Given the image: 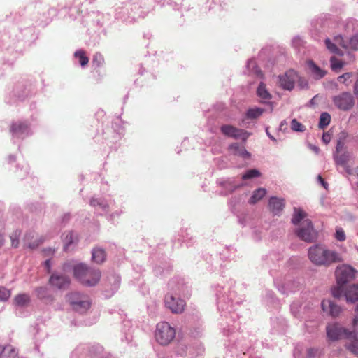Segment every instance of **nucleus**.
<instances>
[{
    "instance_id": "nucleus-34",
    "label": "nucleus",
    "mask_w": 358,
    "mask_h": 358,
    "mask_svg": "<svg viewBox=\"0 0 358 358\" xmlns=\"http://www.w3.org/2000/svg\"><path fill=\"white\" fill-rule=\"evenodd\" d=\"M263 113V110L259 108H250L247 112V117L249 119H255Z\"/></svg>"
},
{
    "instance_id": "nucleus-2",
    "label": "nucleus",
    "mask_w": 358,
    "mask_h": 358,
    "mask_svg": "<svg viewBox=\"0 0 358 358\" xmlns=\"http://www.w3.org/2000/svg\"><path fill=\"white\" fill-rule=\"evenodd\" d=\"M73 275L83 285L94 286L100 280L101 273L99 270L80 263L73 266Z\"/></svg>"
},
{
    "instance_id": "nucleus-15",
    "label": "nucleus",
    "mask_w": 358,
    "mask_h": 358,
    "mask_svg": "<svg viewBox=\"0 0 358 358\" xmlns=\"http://www.w3.org/2000/svg\"><path fill=\"white\" fill-rule=\"evenodd\" d=\"M350 155L348 152H343L341 154H334V159L336 164H339L343 166H345V171L348 173L352 174L351 169L346 166V164L350 160Z\"/></svg>"
},
{
    "instance_id": "nucleus-26",
    "label": "nucleus",
    "mask_w": 358,
    "mask_h": 358,
    "mask_svg": "<svg viewBox=\"0 0 358 358\" xmlns=\"http://www.w3.org/2000/svg\"><path fill=\"white\" fill-rule=\"evenodd\" d=\"M17 353L14 349L8 346L3 348L0 347V358H15Z\"/></svg>"
},
{
    "instance_id": "nucleus-17",
    "label": "nucleus",
    "mask_w": 358,
    "mask_h": 358,
    "mask_svg": "<svg viewBox=\"0 0 358 358\" xmlns=\"http://www.w3.org/2000/svg\"><path fill=\"white\" fill-rule=\"evenodd\" d=\"M229 148L234 155L243 158H248L250 156V154L245 150L244 145H241L238 143H231Z\"/></svg>"
},
{
    "instance_id": "nucleus-20",
    "label": "nucleus",
    "mask_w": 358,
    "mask_h": 358,
    "mask_svg": "<svg viewBox=\"0 0 358 358\" xmlns=\"http://www.w3.org/2000/svg\"><path fill=\"white\" fill-rule=\"evenodd\" d=\"M28 129V124L23 122H16L10 126V131L13 134L20 135L24 133Z\"/></svg>"
},
{
    "instance_id": "nucleus-32",
    "label": "nucleus",
    "mask_w": 358,
    "mask_h": 358,
    "mask_svg": "<svg viewBox=\"0 0 358 358\" xmlns=\"http://www.w3.org/2000/svg\"><path fill=\"white\" fill-rule=\"evenodd\" d=\"M75 57L79 59V62L82 66L87 65L89 62L88 57L85 55L83 50H78L75 52Z\"/></svg>"
},
{
    "instance_id": "nucleus-19",
    "label": "nucleus",
    "mask_w": 358,
    "mask_h": 358,
    "mask_svg": "<svg viewBox=\"0 0 358 358\" xmlns=\"http://www.w3.org/2000/svg\"><path fill=\"white\" fill-rule=\"evenodd\" d=\"M106 252L101 248H94L92 250V260L97 263H103L106 260Z\"/></svg>"
},
{
    "instance_id": "nucleus-29",
    "label": "nucleus",
    "mask_w": 358,
    "mask_h": 358,
    "mask_svg": "<svg viewBox=\"0 0 358 358\" xmlns=\"http://www.w3.org/2000/svg\"><path fill=\"white\" fill-rule=\"evenodd\" d=\"M83 294L78 292H71L66 295V301L69 303L71 306L73 308L79 301V299L82 297Z\"/></svg>"
},
{
    "instance_id": "nucleus-27",
    "label": "nucleus",
    "mask_w": 358,
    "mask_h": 358,
    "mask_svg": "<svg viewBox=\"0 0 358 358\" xmlns=\"http://www.w3.org/2000/svg\"><path fill=\"white\" fill-rule=\"evenodd\" d=\"M63 240L65 244V250H67L71 244L78 241V238L73 232H68L63 234Z\"/></svg>"
},
{
    "instance_id": "nucleus-45",
    "label": "nucleus",
    "mask_w": 358,
    "mask_h": 358,
    "mask_svg": "<svg viewBox=\"0 0 358 358\" xmlns=\"http://www.w3.org/2000/svg\"><path fill=\"white\" fill-rule=\"evenodd\" d=\"M353 93L358 100V79L355 81L353 86Z\"/></svg>"
},
{
    "instance_id": "nucleus-14",
    "label": "nucleus",
    "mask_w": 358,
    "mask_h": 358,
    "mask_svg": "<svg viewBox=\"0 0 358 358\" xmlns=\"http://www.w3.org/2000/svg\"><path fill=\"white\" fill-rule=\"evenodd\" d=\"M321 306L322 310L325 313L329 314L333 317L338 316L341 311V308L338 305L334 304L330 300H323L322 301Z\"/></svg>"
},
{
    "instance_id": "nucleus-55",
    "label": "nucleus",
    "mask_w": 358,
    "mask_h": 358,
    "mask_svg": "<svg viewBox=\"0 0 358 358\" xmlns=\"http://www.w3.org/2000/svg\"><path fill=\"white\" fill-rule=\"evenodd\" d=\"M355 310L358 312V304L356 306Z\"/></svg>"
},
{
    "instance_id": "nucleus-37",
    "label": "nucleus",
    "mask_w": 358,
    "mask_h": 358,
    "mask_svg": "<svg viewBox=\"0 0 358 358\" xmlns=\"http://www.w3.org/2000/svg\"><path fill=\"white\" fill-rule=\"evenodd\" d=\"M21 232L18 231H15L10 236V241H11V245L14 248H17L20 243L19 238L20 236Z\"/></svg>"
},
{
    "instance_id": "nucleus-5",
    "label": "nucleus",
    "mask_w": 358,
    "mask_h": 358,
    "mask_svg": "<svg viewBox=\"0 0 358 358\" xmlns=\"http://www.w3.org/2000/svg\"><path fill=\"white\" fill-rule=\"evenodd\" d=\"M358 271L348 264H341L335 270L336 282L343 286L356 278Z\"/></svg>"
},
{
    "instance_id": "nucleus-48",
    "label": "nucleus",
    "mask_w": 358,
    "mask_h": 358,
    "mask_svg": "<svg viewBox=\"0 0 358 358\" xmlns=\"http://www.w3.org/2000/svg\"><path fill=\"white\" fill-rule=\"evenodd\" d=\"M310 149L315 152L316 154H318L320 152V148L315 145H311Z\"/></svg>"
},
{
    "instance_id": "nucleus-23",
    "label": "nucleus",
    "mask_w": 358,
    "mask_h": 358,
    "mask_svg": "<svg viewBox=\"0 0 358 358\" xmlns=\"http://www.w3.org/2000/svg\"><path fill=\"white\" fill-rule=\"evenodd\" d=\"M308 65L315 78L320 79L325 76L326 72L317 66L313 61H309Z\"/></svg>"
},
{
    "instance_id": "nucleus-6",
    "label": "nucleus",
    "mask_w": 358,
    "mask_h": 358,
    "mask_svg": "<svg viewBox=\"0 0 358 358\" xmlns=\"http://www.w3.org/2000/svg\"><path fill=\"white\" fill-rule=\"evenodd\" d=\"M296 236L302 241L311 243L316 241L319 237L320 231L313 225H298L295 229Z\"/></svg>"
},
{
    "instance_id": "nucleus-39",
    "label": "nucleus",
    "mask_w": 358,
    "mask_h": 358,
    "mask_svg": "<svg viewBox=\"0 0 358 358\" xmlns=\"http://www.w3.org/2000/svg\"><path fill=\"white\" fill-rule=\"evenodd\" d=\"M334 238L338 241H344L346 239L345 231L341 227H336Z\"/></svg>"
},
{
    "instance_id": "nucleus-38",
    "label": "nucleus",
    "mask_w": 358,
    "mask_h": 358,
    "mask_svg": "<svg viewBox=\"0 0 358 358\" xmlns=\"http://www.w3.org/2000/svg\"><path fill=\"white\" fill-rule=\"evenodd\" d=\"M330 62L331 67L334 71L341 69L343 66V63L341 60L336 59L335 57H331Z\"/></svg>"
},
{
    "instance_id": "nucleus-43",
    "label": "nucleus",
    "mask_w": 358,
    "mask_h": 358,
    "mask_svg": "<svg viewBox=\"0 0 358 358\" xmlns=\"http://www.w3.org/2000/svg\"><path fill=\"white\" fill-rule=\"evenodd\" d=\"M334 41L341 46L342 48L346 49L348 48L347 45L345 44V42L344 41L343 38L341 36H336L334 38Z\"/></svg>"
},
{
    "instance_id": "nucleus-18",
    "label": "nucleus",
    "mask_w": 358,
    "mask_h": 358,
    "mask_svg": "<svg viewBox=\"0 0 358 358\" xmlns=\"http://www.w3.org/2000/svg\"><path fill=\"white\" fill-rule=\"evenodd\" d=\"M90 302L88 298L83 295L82 297L79 299V301L77 303L76 306H74L72 308L79 313H85L87 309L90 307Z\"/></svg>"
},
{
    "instance_id": "nucleus-22",
    "label": "nucleus",
    "mask_w": 358,
    "mask_h": 358,
    "mask_svg": "<svg viewBox=\"0 0 358 358\" xmlns=\"http://www.w3.org/2000/svg\"><path fill=\"white\" fill-rule=\"evenodd\" d=\"M30 302V296L27 294H19L16 295L13 301L15 306H27Z\"/></svg>"
},
{
    "instance_id": "nucleus-51",
    "label": "nucleus",
    "mask_w": 358,
    "mask_h": 358,
    "mask_svg": "<svg viewBox=\"0 0 358 358\" xmlns=\"http://www.w3.org/2000/svg\"><path fill=\"white\" fill-rule=\"evenodd\" d=\"M4 239L3 236L0 234V247H1L3 245Z\"/></svg>"
},
{
    "instance_id": "nucleus-31",
    "label": "nucleus",
    "mask_w": 358,
    "mask_h": 358,
    "mask_svg": "<svg viewBox=\"0 0 358 358\" xmlns=\"http://www.w3.org/2000/svg\"><path fill=\"white\" fill-rule=\"evenodd\" d=\"M331 121V116L327 113H322L320 115V122H319V127L321 129H324L327 126H328Z\"/></svg>"
},
{
    "instance_id": "nucleus-28",
    "label": "nucleus",
    "mask_w": 358,
    "mask_h": 358,
    "mask_svg": "<svg viewBox=\"0 0 358 358\" xmlns=\"http://www.w3.org/2000/svg\"><path fill=\"white\" fill-rule=\"evenodd\" d=\"M325 45L327 48L332 53L338 55H343V52L342 50H341L336 45V43H334L331 41L329 38H327L325 40Z\"/></svg>"
},
{
    "instance_id": "nucleus-3",
    "label": "nucleus",
    "mask_w": 358,
    "mask_h": 358,
    "mask_svg": "<svg viewBox=\"0 0 358 358\" xmlns=\"http://www.w3.org/2000/svg\"><path fill=\"white\" fill-rule=\"evenodd\" d=\"M326 333L329 341L348 339L350 336L358 338V331H350L337 322L328 324L326 327Z\"/></svg>"
},
{
    "instance_id": "nucleus-46",
    "label": "nucleus",
    "mask_w": 358,
    "mask_h": 358,
    "mask_svg": "<svg viewBox=\"0 0 358 358\" xmlns=\"http://www.w3.org/2000/svg\"><path fill=\"white\" fill-rule=\"evenodd\" d=\"M322 140L325 144H327L331 141V136L329 134H324L322 136Z\"/></svg>"
},
{
    "instance_id": "nucleus-33",
    "label": "nucleus",
    "mask_w": 358,
    "mask_h": 358,
    "mask_svg": "<svg viewBox=\"0 0 358 358\" xmlns=\"http://www.w3.org/2000/svg\"><path fill=\"white\" fill-rule=\"evenodd\" d=\"M260 176H261V173L258 170L253 169L248 170L242 176V179L243 180H248V179L259 177Z\"/></svg>"
},
{
    "instance_id": "nucleus-1",
    "label": "nucleus",
    "mask_w": 358,
    "mask_h": 358,
    "mask_svg": "<svg viewBox=\"0 0 358 358\" xmlns=\"http://www.w3.org/2000/svg\"><path fill=\"white\" fill-rule=\"evenodd\" d=\"M308 257L316 266H329L334 263L343 261L341 254L321 243L310 246L308 250Z\"/></svg>"
},
{
    "instance_id": "nucleus-42",
    "label": "nucleus",
    "mask_w": 358,
    "mask_h": 358,
    "mask_svg": "<svg viewBox=\"0 0 358 358\" xmlns=\"http://www.w3.org/2000/svg\"><path fill=\"white\" fill-rule=\"evenodd\" d=\"M90 205L94 206V207L99 206L101 208H106V205L104 203H101V201H99L96 199H92L91 201H90Z\"/></svg>"
},
{
    "instance_id": "nucleus-41",
    "label": "nucleus",
    "mask_w": 358,
    "mask_h": 358,
    "mask_svg": "<svg viewBox=\"0 0 358 358\" xmlns=\"http://www.w3.org/2000/svg\"><path fill=\"white\" fill-rule=\"evenodd\" d=\"M344 147V141L341 138L337 141V145L336 147V152L334 154H339L341 152L343 148Z\"/></svg>"
},
{
    "instance_id": "nucleus-47",
    "label": "nucleus",
    "mask_w": 358,
    "mask_h": 358,
    "mask_svg": "<svg viewBox=\"0 0 358 358\" xmlns=\"http://www.w3.org/2000/svg\"><path fill=\"white\" fill-rule=\"evenodd\" d=\"M317 179L321 185L325 188L327 189L328 184L324 181V178L321 176H318Z\"/></svg>"
},
{
    "instance_id": "nucleus-9",
    "label": "nucleus",
    "mask_w": 358,
    "mask_h": 358,
    "mask_svg": "<svg viewBox=\"0 0 358 358\" xmlns=\"http://www.w3.org/2000/svg\"><path fill=\"white\" fill-rule=\"evenodd\" d=\"M220 129L222 133L225 136L235 139L242 138L244 142L246 141L249 136V134L245 130L238 129L229 124L222 126Z\"/></svg>"
},
{
    "instance_id": "nucleus-11",
    "label": "nucleus",
    "mask_w": 358,
    "mask_h": 358,
    "mask_svg": "<svg viewBox=\"0 0 358 358\" xmlns=\"http://www.w3.org/2000/svg\"><path fill=\"white\" fill-rule=\"evenodd\" d=\"M285 206V199L276 196H272L268 201L269 210L275 215H279Z\"/></svg>"
},
{
    "instance_id": "nucleus-50",
    "label": "nucleus",
    "mask_w": 358,
    "mask_h": 358,
    "mask_svg": "<svg viewBox=\"0 0 358 358\" xmlns=\"http://www.w3.org/2000/svg\"><path fill=\"white\" fill-rule=\"evenodd\" d=\"M352 324L354 327H357L358 325V317H355L352 320Z\"/></svg>"
},
{
    "instance_id": "nucleus-36",
    "label": "nucleus",
    "mask_w": 358,
    "mask_h": 358,
    "mask_svg": "<svg viewBox=\"0 0 358 358\" xmlns=\"http://www.w3.org/2000/svg\"><path fill=\"white\" fill-rule=\"evenodd\" d=\"M291 129L295 131H301L303 132L306 129V127L303 125L301 123L298 122L296 119H293L291 122L290 124Z\"/></svg>"
},
{
    "instance_id": "nucleus-49",
    "label": "nucleus",
    "mask_w": 358,
    "mask_h": 358,
    "mask_svg": "<svg viewBox=\"0 0 358 358\" xmlns=\"http://www.w3.org/2000/svg\"><path fill=\"white\" fill-rule=\"evenodd\" d=\"M45 266L48 269V271L50 272V260L48 259L45 262Z\"/></svg>"
},
{
    "instance_id": "nucleus-21",
    "label": "nucleus",
    "mask_w": 358,
    "mask_h": 358,
    "mask_svg": "<svg viewBox=\"0 0 358 358\" xmlns=\"http://www.w3.org/2000/svg\"><path fill=\"white\" fill-rule=\"evenodd\" d=\"M351 338L353 340L346 342L345 344V348L350 352L358 357V338L355 336H350L349 339Z\"/></svg>"
},
{
    "instance_id": "nucleus-52",
    "label": "nucleus",
    "mask_w": 358,
    "mask_h": 358,
    "mask_svg": "<svg viewBox=\"0 0 358 358\" xmlns=\"http://www.w3.org/2000/svg\"><path fill=\"white\" fill-rule=\"evenodd\" d=\"M333 295L335 296V297H339V294L338 293V292L336 291H334L333 292Z\"/></svg>"
},
{
    "instance_id": "nucleus-35",
    "label": "nucleus",
    "mask_w": 358,
    "mask_h": 358,
    "mask_svg": "<svg viewBox=\"0 0 358 358\" xmlns=\"http://www.w3.org/2000/svg\"><path fill=\"white\" fill-rule=\"evenodd\" d=\"M11 292L3 286H0V301H6L10 297Z\"/></svg>"
},
{
    "instance_id": "nucleus-24",
    "label": "nucleus",
    "mask_w": 358,
    "mask_h": 358,
    "mask_svg": "<svg viewBox=\"0 0 358 358\" xmlns=\"http://www.w3.org/2000/svg\"><path fill=\"white\" fill-rule=\"evenodd\" d=\"M266 194V190L264 188H259L253 192L252 196L250 198L249 203L255 204L260 201Z\"/></svg>"
},
{
    "instance_id": "nucleus-10",
    "label": "nucleus",
    "mask_w": 358,
    "mask_h": 358,
    "mask_svg": "<svg viewBox=\"0 0 358 358\" xmlns=\"http://www.w3.org/2000/svg\"><path fill=\"white\" fill-rule=\"evenodd\" d=\"M297 77L298 76L294 71H288L284 75L279 76L280 85L285 90H292L294 87Z\"/></svg>"
},
{
    "instance_id": "nucleus-44",
    "label": "nucleus",
    "mask_w": 358,
    "mask_h": 358,
    "mask_svg": "<svg viewBox=\"0 0 358 358\" xmlns=\"http://www.w3.org/2000/svg\"><path fill=\"white\" fill-rule=\"evenodd\" d=\"M46 289L43 287H39L36 289L37 295L39 298H43L45 293Z\"/></svg>"
},
{
    "instance_id": "nucleus-16",
    "label": "nucleus",
    "mask_w": 358,
    "mask_h": 358,
    "mask_svg": "<svg viewBox=\"0 0 358 358\" xmlns=\"http://www.w3.org/2000/svg\"><path fill=\"white\" fill-rule=\"evenodd\" d=\"M308 214L300 208H294V213L292 218V224H299V222L304 221L306 224H311V222L307 219Z\"/></svg>"
},
{
    "instance_id": "nucleus-25",
    "label": "nucleus",
    "mask_w": 358,
    "mask_h": 358,
    "mask_svg": "<svg viewBox=\"0 0 358 358\" xmlns=\"http://www.w3.org/2000/svg\"><path fill=\"white\" fill-rule=\"evenodd\" d=\"M257 95L259 98L264 100H270L271 95L267 90L266 85L263 83H260L257 90Z\"/></svg>"
},
{
    "instance_id": "nucleus-40",
    "label": "nucleus",
    "mask_w": 358,
    "mask_h": 358,
    "mask_svg": "<svg viewBox=\"0 0 358 358\" xmlns=\"http://www.w3.org/2000/svg\"><path fill=\"white\" fill-rule=\"evenodd\" d=\"M352 76V73H345L343 75L338 77V80L341 83L345 84L346 86H348L350 83L348 80Z\"/></svg>"
},
{
    "instance_id": "nucleus-4",
    "label": "nucleus",
    "mask_w": 358,
    "mask_h": 358,
    "mask_svg": "<svg viewBox=\"0 0 358 358\" xmlns=\"http://www.w3.org/2000/svg\"><path fill=\"white\" fill-rule=\"evenodd\" d=\"M155 339L162 345L171 343L176 336V329L167 322L157 323L155 332Z\"/></svg>"
},
{
    "instance_id": "nucleus-12",
    "label": "nucleus",
    "mask_w": 358,
    "mask_h": 358,
    "mask_svg": "<svg viewBox=\"0 0 358 358\" xmlns=\"http://www.w3.org/2000/svg\"><path fill=\"white\" fill-rule=\"evenodd\" d=\"M49 282L51 285L58 289H65L70 284V280L67 276L58 274L51 275Z\"/></svg>"
},
{
    "instance_id": "nucleus-7",
    "label": "nucleus",
    "mask_w": 358,
    "mask_h": 358,
    "mask_svg": "<svg viewBox=\"0 0 358 358\" xmlns=\"http://www.w3.org/2000/svg\"><path fill=\"white\" fill-rule=\"evenodd\" d=\"M334 105L340 110L346 111L355 106V99L350 92H342L333 98Z\"/></svg>"
},
{
    "instance_id": "nucleus-8",
    "label": "nucleus",
    "mask_w": 358,
    "mask_h": 358,
    "mask_svg": "<svg viewBox=\"0 0 358 358\" xmlns=\"http://www.w3.org/2000/svg\"><path fill=\"white\" fill-rule=\"evenodd\" d=\"M165 305L173 313L180 314L185 310V302L173 294H167L165 297Z\"/></svg>"
},
{
    "instance_id": "nucleus-54",
    "label": "nucleus",
    "mask_w": 358,
    "mask_h": 358,
    "mask_svg": "<svg viewBox=\"0 0 358 358\" xmlns=\"http://www.w3.org/2000/svg\"><path fill=\"white\" fill-rule=\"evenodd\" d=\"M354 41L358 42V40H357L356 38H351L350 43H352Z\"/></svg>"
},
{
    "instance_id": "nucleus-30",
    "label": "nucleus",
    "mask_w": 358,
    "mask_h": 358,
    "mask_svg": "<svg viewBox=\"0 0 358 358\" xmlns=\"http://www.w3.org/2000/svg\"><path fill=\"white\" fill-rule=\"evenodd\" d=\"M34 238V234H27L24 238L25 245L31 249L36 248L39 244L41 243L40 241H34V242H31L30 239Z\"/></svg>"
},
{
    "instance_id": "nucleus-13",
    "label": "nucleus",
    "mask_w": 358,
    "mask_h": 358,
    "mask_svg": "<svg viewBox=\"0 0 358 358\" xmlns=\"http://www.w3.org/2000/svg\"><path fill=\"white\" fill-rule=\"evenodd\" d=\"M344 296L348 303L357 302L358 301V282L348 286L344 290Z\"/></svg>"
},
{
    "instance_id": "nucleus-53",
    "label": "nucleus",
    "mask_w": 358,
    "mask_h": 358,
    "mask_svg": "<svg viewBox=\"0 0 358 358\" xmlns=\"http://www.w3.org/2000/svg\"><path fill=\"white\" fill-rule=\"evenodd\" d=\"M313 350H310L308 352V355L311 357L313 356Z\"/></svg>"
}]
</instances>
